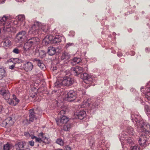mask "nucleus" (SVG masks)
<instances>
[{"instance_id":"obj_58","label":"nucleus","mask_w":150,"mask_h":150,"mask_svg":"<svg viewBox=\"0 0 150 150\" xmlns=\"http://www.w3.org/2000/svg\"><path fill=\"white\" fill-rule=\"evenodd\" d=\"M70 33H73L74 34V35H72V36H74V35L75 33L73 31H71V32ZM71 36H72V35H71Z\"/></svg>"},{"instance_id":"obj_63","label":"nucleus","mask_w":150,"mask_h":150,"mask_svg":"<svg viewBox=\"0 0 150 150\" xmlns=\"http://www.w3.org/2000/svg\"><path fill=\"white\" fill-rule=\"evenodd\" d=\"M149 88H150V91H149L150 92H148V93H150V87Z\"/></svg>"},{"instance_id":"obj_59","label":"nucleus","mask_w":150,"mask_h":150,"mask_svg":"<svg viewBox=\"0 0 150 150\" xmlns=\"http://www.w3.org/2000/svg\"><path fill=\"white\" fill-rule=\"evenodd\" d=\"M53 69H52V70H57V68L56 67H53Z\"/></svg>"},{"instance_id":"obj_20","label":"nucleus","mask_w":150,"mask_h":150,"mask_svg":"<svg viewBox=\"0 0 150 150\" xmlns=\"http://www.w3.org/2000/svg\"><path fill=\"white\" fill-rule=\"evenodd\" d=\"M125 132L131 136L133 135L134 134L133 129L131 127H127L125 130Z\"/></svg>"},{"instance_id":"obj_55","label":"nucleus","mask_w":150,"mask_h":150,"mask_svg":"<svg viewBox=\"0 0 150 150\" xmlns=\"http://www.w3.org/2000/svg\"><path fill=\"white\" fill-rule=\"evenodd\" d=\"M23 150H30V149L29 148H26L25 149L23 148Z\"/></svg>"},{"instance_id":"obj_3","label":"nucleus","mask_w":150,"mask_h":150,"mask_svg":"<svg viewBox=\"0 0 150 150\" xmlns=\"http://www.w3.org/2000/svg\"><path fill=\"white\" fill-rule=\"evenodd\" d=\"M41 25V23H40L38 22H35L30 28L29 32H30V34H35L36 32H37L38 30L40 29V25Z\"/></svg>"},{"instance_id":"obj_54","label":"nucleus","mask_w":150,"mask_h":150,"mask_svg":"<svg viewBox=\"0 0 150 150\" xmlns=\"http://www.w3.org/2000/svg\"><path fill=\"white\" fill-rule=\"evenodd\" d=\"M16 0L18 2H22L23 1V2L25 1L24 0Z\"/></svg>"},{"instance_id":"obj_51","label":"nucleus","mask_w":150,"mask_h":150,"mask_svg":"<svg viewBox=\"0 0 150 150\" xmlns=\"http://www.w3.org/2000/svg\"><path fill=\"white\" fill-rule=\"evenodd\" d=\"M117 55L119 57H120L122 55V54L121 53L118 52L117 54Z\"/></svg>"},{"instance_id":"obj_23","label":"nucleus","mask_w":150,"mask_h":150,"mask_svg":"<svg viewBox=\"0 0 150 150\" xmlns=\"http://www.w3.org/2000/svg\"><path fill=\"white\" fill-rule=\"evenodd\" d=\"M47 52L49 55L52 56L56 53V50L54 47L52 46L50 47H48Z\"/></svg>"},{"instance_id":"obj_13","label":"nucleus","mask_w":150,"mask_h":150,"mask_svg":"<svg viewBox=\"0 0 150 150\" xmlns=\"http://www.w3.org/2000/svg\"><path fill=\"white\" fill-rule=\"evenodd\" d=\"M57 125H61L60 124L66 123L69 120L68 118L65 116H63L59 119H56Z\"/></svg>"},{"instance_id":"obj_28","label":"nucleus","mask_w":150,"mask_h":150,"mask_svg":"<svg viewBox=\"0 0 150 150\" xmlns=\"http://www.w3.org/2000/svg\"><path fill=\"white\" fill-rule=\"evenodd\" d=\"M34 132L33 131H31L29 132H26L24 133V135L27 137L29 138L30 137L32 139V137L34 136Z\"/></svg>"},{"instance_id":"obj_40","label":"nucleus","mask_w":150,"mask_h":150,"mask_svg":"<svg viewBox=\"0 0 150 150\" xmlns=\"http://www.w3.org/2000/svg\"><path fill=\"white\" fill-rule=\"evenodd\" d=\"M131 150H140V147L138 145H135L131 147Z\"/></svg>"},{"instance_id":"obj_43","label":"nucleus","mask_w":150,"mask_h":150,"mask_svg":"<svg viewBox=\"0 0 150 150\" xmlns=\"http://www.w3.org/2000/svg\"><path fill=\"white\" fill-rule=\"evenodd\" d=\"M10 148L9 144H7L5 145H4V150H9Z\"/></svg>"},{"instance_id":"obj_41","label":"nucleus","mask_w":150,"mask_h":150,"mask_svg":"<svg viewBox=\"0 0 150 150\" xmlns=\"http://www.w3.org/2000/svg\"><path fill=\"white\" fill-rule=\"evenodd\" d=\"M7 122H6V119L3 121L2 123L1 124V125L3 127H5L6 126L8 127V125L7 124Z\"/></svg>"},{"instance_id":"obj_31","label":"nucleus","mask_w":150,"mask_h":150,"mask_svg":"<svg viewBox=\"0 0 150 150\" xmlns=\"http://www.w3.org/2000/svg\"><path fill=\"white\" fill-rule=\"evenodd\" d=\"M17 19L19 21L23 22L25 20V16L24 15H20L16 17Z\"/></svg>"},{"instance_id":"obj_6","label":"nucleus","mask_w":150,"mask_h":150,"mask_svg":"<svg viewBox=\"0 0 150 150\" xmlns=\"http://www.w3.org/2000/svg\"><path fill=\"white\" fill-rule=\"evenodd\" d=\"M148 139L145 136L142 135L140 136L138 142L139 144L142 146L146 147L148 144L147 142Z\"/></svg>"},{"instance_id":"obj_47","label":"nucleus","mask_w":150,"mask_h":150,"mask_svg":"<svg viewBox=\"0 0 150 150\" xmlns=\"http://www.w3.org/2000/svg\"><path fill=\"white\" fill-rule=\"evenodd\" d=\"M65 113V111L64 110H61L59 112V115H61L63 116H64V115Z\"/></svg>"},{"instance_id":"obj_21","label":"nucleus","mask_w":150,"mask_h":150,"mask_svg":"<svg viewBox=\"0 0 150 150\" xmlns=\"http://www.w3.org/2000/svg\"><path fill=\"white\" fill-rule=\"evenodd\" d=\"M52 36L50 35L45 37L43 41V43H45V45H47L50 43L52 42Z\"/></svg>"},{"instance_id":"obj_48","label":"nucleus","mask_w":150,"mask_h":150,"mask_svg":"<svg viewBox=\"0 0 150 150\" xmlns=\"http://www.w3.org/2000/svg\"><path fill=\"white\" fill-rule=\"evenodd\" d=\"M28 143L30 146H33L34 144V142L33 141H29Z\"/></svg>"},{"instance_id":"obj_22","label":"nucleus","mask_w":150,"mask_h":150,"mask_svg":"<svg viewBox=\"0 0 150 150\" xmlns=\"http://www.w3.org/2000/svg\"><path fill=\"white\" fill-rule=\"evenodd\" d=\"M62 39V37L59 36H56L54 38L52 37V42L55 44H57L61 41Z\"/></svg>"},{"instance_id":"obj_42","label":"nucleus","mask_w":150,"mask_h":150,"mask_svg":"<svg viewBox=\"0 0 150 150\" xmlns=\"http://www.w3.org/2000/svg\"><path fill=\"white\" fill-rule=\"evenodd\" d=\"M145 98L148 102L150 103V93H147L145 95Z\"/></svg>"},{"instance_id":"obj_35","label":"nucleus","mask_w":150,"mask_h":150,"mask_svg":"<svg viewBox=\"0 0 150 150\" xmlns=\"http://www.w3.org/2000/svg\"><path fill=\"white\" fill-rule=\"evenodd\" d=\"M31 46L30 45L28 42L27 41V42L25 43L24 44L23 48L24 50L25 51H27L28 50Z\"/></svg>"},{"instance_id":"obj_62","label":"nucleus","mask_w":150,"mask_h":150,"mask_svg":"<svg viewBox=\"0 0 150 150\" xmlns=\"http://www.w3.org/2000/svg\"><path fill=\"white\" fill-rule=\"evenodd\" d=\"M47 138L46 137H45L44 139H45Z\"/></svg>"},{"instance_id":"obj_17","label":"nucleus","mask_w":150,"mask_h":150,"mask_svg":"<svg viewBox=\"0 0 150 150\" xmlns=\"http://www.w3.org/2000/svg\"><path fill=\"white\" fill-rule=\"evenodd\" d=\"M86 112L84 111H81L75 114L74 115L76 118H78L82 120L86 116Z\"/></svg>"},{"instance_id":"obj_5","label":"nucleus","mask_w":150,"mask_h":150,"mask_svg":"<svg viewBox=\"0 0 150 150\" xmlns=\"http://www.w3.org/2000/svg\"><path fill=\"white\" fill-rule=\"evenodd\" d=\"M62 80V83L63 86H70L74 82V80L70 77L66 76Z\"/></svg>"},{"instance_id":"obj_29","label":"nucleus","mask_w":150,"mask_h":150,"mask_svg":"<svg viewBox=\"0 0 150 150\" xmlns=\"http://www.w3.org/2000/svg\"><path fill=\"white\" fill-rule=\"evenodd\" d=\"M6 76V74L4 69L2 68H0V79H2Z\"/></svg>"},{"instance_id":"obj_49","label":"nucleus","mask_w":150,"mask_h":150,"mask_svg":"<svg viewBox=\"0 0 150 150\" xmlns=\"http://www.w3.org/2000/svg\"><path fill=\"white\" fill-rule=\"evenodd\" d=\"M4 108L1 105V103L0 102V112H1L3 110Z\"/></svg>"},{"instance_id":"obj_50","label":"nucleus","mask_w":150,"mask_h":150,"mask_svg":"<svg viewBox=\"0 0 150 150\" xmlns=\"http://www.w3.org/2000/svg\"><path fill=\"white\" fill-rule=\"evenodd\" d=\"M64 150H71V148L70 147H69L68 146H67L65 147Z\"/></svg>"},{"instance_id":"obj_61","label":"nucleus","mask_w":150,"mask_h":150,"mask_svg":"<svg viewBox=\"0 0 150 150\" xmlns=\"http://www.w3.org/2000/svg\"><path fill=\"white\" fill-rule=\"evenodd\" d=\"M144 88V87L142 86L141 88V90H142Z\"/></svg>"},{"instance_id":"obj_24","label":"nucleus","mask_w":150,"mask_h":150,"mask_svg":"<svg viewBox=\"0 0 150 150\" xmlns=\"http://www.w3.org/2000/svg\"><path fill=\"white\" fill-rule=\"evenodd\" d=\"M70 55L68 53L64 52L63 53L61 56V59L62 60H68L70 58Z\"/></svg>"},{"instance_id":"obj_30","label":"nucleus","mask_w":150,"mask_h":150,"mask_svg":"<svg viewBox=\"0 0 150 150\" xmlns=\"http://www.w3.org/2000/svg\"><path fill=\"white\" fill-rule=\"evenodd\" d=\"M6 122H7V123L8 127H10V126L12 125L14 123V121L12 120V119L11 117H8L6 119Z\"/></svg>"},{"instance_id":"obj_27","label":"nucleus","mask_w":150,"mask_h":150,"mask_svg":"<svg viewBox=\"0 0 150 150\" xmlns=\"http://www.w3.org/2000/svg\"><path fill=\"white\" fill-rule=\"evenodd\" d=\"M81 59L79 58H74L71 61V63L72 65H75L81 62Z\"/></svg>"},{"instance_id":"obj_4","label":"nucleus","mask_w":150,"mask_h":150,"mask_svg":"<svg viewBox=\"0 0 150 150\" xmlns=\"http://www.w3.org/2000/svg\"><path fill=\"white\" fill-rule=\"evenodd\" d=\"M81 77L82 79L86 80L84 82L86 83H89L88 82L90 83L92 82L94 80V79L90 76L89 75L86 73L81 74Z\"/></svg>"},{"instance_id":"obj_39","label":"nucleus","mask_w":150,"mask_h":150,"mask_svg":"<svg viewBox=\"0 0 150 150\" xmlns=\"http://www.w3.org/2000/svg\"><path fill=\"white\" fill-rule=\"evenodd\" d=\"M56 142L61 146H62L64 145V142L63 141L62 139H57L56 141Z\"/></svg>"},{"instance_id":"obj_56","label":"nucleus","mask_w":150,"mask_h":150,"mask_svg":"<svg viewBox=\"0 0 150 150\" xmlns=\"http://www.w3.org/2000/svg\"><path fill=\"white\" fill-rule=\"evenodd\" d=\"M40 136H41L43 138V134L42 133H41L40 134Z\"/></svg>"},{"instance_id":"obj_15","label":"nucleus","mask_w":150,"mask_h":150,"mask_svg":"<svg viewBox=\"0 0 150 150\" xmlns=\"http://www.w3.org/2000/svg\"><path fill=\"white\" fill-rule=\"evenodd\" d=\"M122 135H123V134H121V136H120V137H119V139L121 142H122V141L126 140V141L129 144L132 145L134 144V141L133 139L131 138V137H129L126 139V137H124L122 136Z\"/></svg>"},{"instance_id":"obj_52","label":"nucleus","mask_w":150,"mask_h":150,"mask_svg":"<svg viewBox=\"0 0 150 150\" xmlns=\"http://www.w3.org/2000/svg\"><path fill=\"white\" fill-rule=\"evenodd\" d=\"M14 65H11V66H9V69H13L14 68Z\"/></svg>"},{"instance_id":"obj_9","label":"nucleus","mask_w":150,"mask_h":150,"mask_svg":"<svg viewBox=\"0 0 150 150\" xmlns=\"http://www.w3.org/2000/svg\"><path fill=\"white\" fill-rule=\"evenodd\" d=\"M13 97L12 98H9L7 100H8L7 102L10 105H16L18 103L19 100L17 98L16 96L14 94L13 95Z\"/></svg>"},{"instance_id":"obj_37","label":"nucleus","mask_w":150,"mask_h":150,"mask_svg":"<svg viewBox=\"0 0 150 150\" xmlns=\"http://www.w3.org/2000/svg\"><path fill=\"white\" fill-rule=\"evenodd\" d=\"M11 60L15 64L17 63H20L22 62V60L18 58H12Z\"/></svg>"},{"instance_id":"obj_8","label":"nucleus","mask_w":150,"mask_h":150,"mask_svg":"<svg viewBox=\"0 0 150 150\" xmlns=\"http://www.w3.org/2000/svg\"><path fill=\"white\" fill-rule=\"evenodd\" d=\"M26 36V33L25 31H21L17 34L16 36V39L18 41H23L25 39Z\"/></svg>"},{"instance_id":"obj_38","label":"nucleus","mask_w":150,"mask_h":150,"mask_svg":"<svg viewBox=\"0 0 150 150\" xmlns=\"http://www.w3.org/2000/svg\"><path fill=\"white\" fill-rule=\"evenodd\" d=\"M35 139L36 142H38L40 143H43V141L41 138H38L34 136V137H32V139Z\"/></svg>"},{"instance_id":"obj_60","label":"nucleus","mask_w":150,"mask_h":150,"mask_svg":"<svg viewBox=\"0 0 150 150\" xmlns=\"http://www.w3.org/2000/svg\"><path fill=\"white\" fill-rule=\"evenodd\" d=\"M120 89L121 90H122L123 89V87H120Z\"/></svg>"},{"instance_id":"obj_46","label":"nucleus","mask_w":150,"mask_h":150,"mask_svg":"<svg viewBox=\"0 0 150 150\" xmlns=\"http://www.w3.org/2000/svg\"><path fill=\"white\" fill-rule=\"evenodd\" d=\"M73 45H74V44L72 43H68L66 44V45L65 46V47L66 48H67L68 47H69V46H72Z\"/></svg>"},{"instance_id":"obj_2","label":"nucleus","mask_w":150,"mask_h":150,"mask_svg":"<svg viewBox=\"0 0 150 150\" xmlns=\"http://www.w3.org/2000/svg\"><path fill=\"white\" fill-rule=\"evenodd\" d=\"M76 93L75 91L73 90L70 91L66 95L64 100L72 101L75 99L76 97Z\"/></svg>"},{"instance_id":"obj_10","label":"nucleus","mask_w":150,"mask_h":150,"mask_svg":"<svg viewBox=\"0 0 150 150\" xmlns=\"http://www.w3.org/2000/svg\"><path fill=\"white\" fill-rule=\"evenodd\" d=\"M39 39L38 38L35 37L29 39L28 42L31 46H35L39 44Z\"/></svg>"},{"instance_id":"obj_32","label":"nucleus","mask_w":150,"mask_h":150,"mask_svg":"<svg viewBox=\"0 0 150 150\" xmlns=\"http://www.w3.org/2000/svg\"><path fill=\"white\" fill-rule=\"evenodd\" d=\"M40 29H42V30L45 32H46L47 31L48 29V27L46 25L42 24L41 25H40Z\"/></svg>"},{"instance_id":"obj_14","label":"nucleus","mask_w":150,"mask_h":150,"mask_svg":"<svg viewBox=\"0 0 150 150\" xmlns=\"http://www.w3.org/2000/svg\"><path fill=\"white\" fill-rule=\"evenodd\" d=\"M33 67L32 63L30 62H28L23 65V68L25 71H31Z\"/></svg>"},{"instance_id":"obj_34","label":"nucleus","mask_w":150,"mask_h":150,"mask_svg":"<svg viewBox=\"0 0 150 150\" xmlns=\"http://www.w3.org/2000/svg\"><path fill=\"white\" fill-rule=\"evenodd\" d=\"M46 52L43 50H40L39 51V56L41 58H43L46 56Z\"/></svg>"},{"instance_id":"obj_26","label":"nucleus","mask_w":150,"mask_h":150,"mask_svg":"<svg viewBox=\"0 0 150 150\" xmlns=\"http://www.w3.org/2000/svg\"><path fill=\"white\" fill-rule=\"evenodd\" d=\"M72 127V124L68 123L64 125L63 129L65 131H68L70 130Z\"/></svg>"},{"instance_id":"obj_57","label":"nucleus","mask_w":150,"mask_h":150,"mask_svg":"<svg viewBox=\"0 0 150 150\" xmlns=\"http://www.w3.org/2000/svg\"><path fill=\"white\" fill-rule=\"evenodd\" d=\"M54 150H63L62 149L60 148H58L57 149H54Z\"/></svg>"},{"instance_id":"obj_12","label":"nucleus","mask_w":150,"mask_h":150,"mask_svg":"<svg viewBox=\"0 0 150 150\" xmlns=\"http://www.w3.org/2000/svg\"><path fill=\"white\" fill-rule=\"evenodd\" d=\"M27 144V143L24 142H18L15 144V147L17 150H23L25 146Z\"/></svg>"},{"instance_id":"obj_11","label":"nucleus","mask_w":150,"mask_h":150,"mask_svg":"<svg viewBox=\"0 0 150 150\" xmlns=\"http://www.w3.org/2000/svg\"><path fill=\"white\" fill-rule=\"evenodd\" d=\"M0 94L3 96L4 99L7 100L10 97V94L8 91L4 88L0 87Z\"/></svg>"},{"instance_id":"obj_53","label":"nucleus","mask_w":150,"mask_h":150,"mask_svg":"<svg viewBox=\"0 0 150 150\" xmlns=\"http://www.w3.org/2000/svg\"><path fill=\"white\" fill-rule=\"evenodd\" d=\"M145 50L146 52L150 51V48H146Z\"/></svg>"},{"instance_id":"obj_18","label":"nucleus","mask_w":150,"mask_h":150,"mask_svg":"<svg viewBox=\"0 0 150 150\" xmlns=\"http://www.w3.org/2000/svg\"><path fill=\"white\" fill-rule=\"evenodd\" d=\"M29 121L33 122L35 117V113L33 109H30L29 110Z\"/></svg>"},{"instance_id":"obj_7","label":"nucleus","mask_w":150,"mask_h":150,"mask_svg":"<svg viewBox=\"0 0 150 150\" xmlns=\"http://www.w3.org/2000/svg\"><path fill=\"white\" fill-rule=\"evenodd\" d=\"M84 69L83 67L76 66L71 68V70L75 76H77L83 72Z\"/></svg>"},{"instance_id":"obj_36","label":"nucleus","mask_w":150,"mask_h":150,"mask_svg":"<svg viewBox=\"0 0 150 150\" xmlns=\"http://www.w3.org/2000/svg\"><path fill=\"white\" fill-rule=\"evenodd\" d=\"M131 119L132 120H133L134 119V120L135 122V120H140V116H139L138 115H131Z\"/></svg>"},{"instance_id":"obj_1","label":"nucleus","mask_w":150,"mask_h":150,"mask_svg":"<svg viewBox=\"0 0 150 150\" xmlns=\"http://www.w3.org/2000/svg\"><path fill=\"white\" fill-rule=\"evenodd\" d=\"M135 122L136 123V126H137V128L141 131L146 134H149V131L148 130L149 128L148 123L144 122L143 120L138 121L136 120Z\"/></svg>"},{"instance_id":"obj_44","label":"nucleus","mask_w":150,"mask_h":150,"mask_svg":"<svg viewBox=\"0 0 150 150\" xmlns=\"http://www.w3.org/2000/svg\"><path fill=\"white\" fill-rule=\"evenodd\" d=\"M30 95L33 98L37 95V93L35 92L32 91L30 93Z\"/></svg>"},{"instance_id":"obj_33","label":"nucleus","mask_w":150,"mask_h":150,"mask_svg":"<svg viewBox=\"0 0 150 150\" xmlns=\"http://www.w3.org/2000/svg\"><path fill=\"white\" fill-rule=\"evenodd\" d=\"M54 85L56 87H59L63 86L62 80H57V81L55 83Z\"/></svg>"},{"instance_id":"obj_16","label":"nucleus","mask_w":150,"mask_h":150,"mask_svg":"<svg viewBox=\"0 0 150 150\" xmlns=\"http://www.w3.org/2000/svg\"><path fill=\"white\" fill-rule=\"evenodd\" d=\"M99 103V101L98 100L97 102L94 103H92L91 104H90L88 102H85V103L82 104V106L83 107H85L87 106L86 105H87L91 107L92 109H94L98 106Z\"/></svg>"},{"instance_id":"obj_64","label":"nucleus","mask_w":150,"mask_h":150,"mask_svg":"<svg viewBox=\"0 0 150 150\" xmlns=\"http://www.w3.org/2000/svg\"><path fill=\"white\" fill-rule=\"evenodd\" d=\"M1 0H0V1H1Z\"/></svg>"},{"instance_id":"obj_19","label":"nucleus","mask_w":150,"mask_h":150,"mask_svg":"<svg viewBox=\"0 0 150 150\" xmlns=\"http://www.w3.org/2000/svg\"><path fill=\"white\" fill-rule=\"evenodd\" d=\"M34 62H36L38 67L41 69H43L45 68V65L43 63L42 61L38 59H34L33 60Z\"/></svg>"},{"instance_id":"obj_25","label":"nucleus","mask_w":150,"mask_h":150,"mask_svg":"<svg viewBox=\"0 0 150 150\" xmlns=\"http://www.w3.org/2000/svg\"><path fill=\"white\" fill-rule=\"evenodd\" d=\"M11 42L8 40H6L2 42L3 46L5 48H7L11 45Z\"/></svg>"},{"instance_id":"obj_45","label":"nucleus","mask_w":150,"mask_h":150,"mask_svg":"<svg viewBox=\"0 0 150 150\" xmlns=\"http://www.w3.org/2000/svg\"><path fill=\"white\" fill-rule=\"evenodd\" d=\"M13 52L16 54H18L20 52V50L17 48H16L13 49Z\"/></svg>"}]
</instances>
